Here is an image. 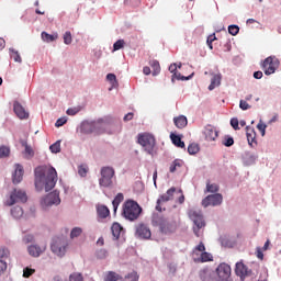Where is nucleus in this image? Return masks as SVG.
I'll list each match as a JSON object with an SVG mask.
<instances>
[{"label": "nucleus", "mask_w": 281, "mask_h": 281, "mask_svg": "<svg viewBox=\"0 0 281 281\" xmlns=\"http://www.w3.org/2000/svg\"><path fill=\"white\" fill-rule=\"evenodd\" d=\"M58 181V172L52 166H41L35 169V188L45 187L46 192L54 190Z\"/></svg>", "instance_id": "f257e3e1"}, {"label": "nucleus", "mask_w": 281, "mask_h": 281, "mask_svg": "<svg viewBox=\"0 0 281 281\" xmlns=\"http://www.w3.org/2000/svg\"><path fill=\"white\" fill-rule=\"evenodd\" d=\"M153 225L159 228L161 234H175L177 232L179 224L175 220H168L162 215L156 214L153 216Z\"/></svg>", "instance_id": "f03ea898"}, {"label": "nucleus", "mask_w": 281, "mask_h": 281, "mask_svg": "<svg viewBox=\"0 0 281 281\" xmlns=\"http://www.w3.org/2000/svg\"><path fill=\"white\" fill-rule=\"evenodd\" d=\"M142 214V206L133 200H127L123 204V216L127 218V221H137L139 215Z\"/></svg>", "instance_id": "7ed1b4c3"}, {"label": "nucleus", "mask_w": 281, "mask_h": 281, "mask_svg": "<svg viewBox=\"0 0 281 281\" xmlns=\"http://www.w3.org/2000/svg\"><path fill=\"white\" fill-rule=\"evenodd\" d=\"M137 142L144 148L147 155H155V146H157V140L155 139V136L153 134H138Z\"/></svg>", "instance_id": "20e7f679"}, {"label": "nucleus", "mask_w": 281, "mask_h": 281, "mask_svg": "<svg viewBox=\"0 0 281 281\" xmlns=\"http://www.w3.org/2000/svg\"><path fill=\"white\" fill-rule=\"evenodd\" d=\"M192 258L194 262H212L214 260L212 254L205 251V244L203 241L193 248Z\"/></svg>", "instance_id": "39448f33"}, {"label": "nucleus", "mask_w": 281, "mask_h": 281, "mask_svg": "<svg viewBox=\"0 0 281 281\" xmlns=\"http://www.w3.org/2000/svg\"><path fill=\"white\" fill-rule=\"evenodd\" d=\"M188 216L194 223L195 227H193V232L199 238V231L205 227V220H203V213L199 209H191L188 212Z\"/></svg>", "instance_id": "423d86ee"}, {"label": "nucleus", "mask_w": 281, "mask_h": 281, "mask_svg": "<svg viewBox=\"0 0 281 281\" xmlns=\"http://www.w3.org/2000/svg\"><path fill=\"white\" fill-rule=\"evenodd\" d=\"M113 177H115V170L112 167H103L101 169L99 186H101V188H111V186H113Z\"/></svg>", "instance_id": "0eeeda50"}, {"label": "nucleus", "mask_w": 281, "mask_h": 281, "mask_svg": "<svg viewBox=\"0 0 281 281\" xmlns=\"http://www.w3.org/2000/svg\"><path fill=\"white\" fill-rule=\"evenodd\" d=\"M261 67L266 76H271L280 67V60L276 56H269L263 60Z\"/></svg>", "instance_id": "6e6552de"}, {"label": "nucleus", "mask_w": 281, "mask_h": 281, "mask_svg": "<svg viewBox=\"0 0 281 281\" xmlns=\"http://www.w3.org/2000/svg\"><path fill=\"white\" fill-rule=\"evenodd\" d=\"M27 202V193L21 189H14L10 194V200L8 201V205H14V203H26Z\"/></svg>", "instance_id": "1a4fd4ad"}, {"label": "nucleus", "mask_w": 281, "mask_h": 281, "mask_svg": "<svg viewBox=\"0 0 281 281\" xmlns=\"http://www.w3.org/2000/svg\"><path fill=\"white\" fill-rule=\"evenodd\" d=\"M218 281H232V268L227 263H221L216 269Z\"/></svg>", "instance_id": "9d476101"}, {"label": "nucleus", "mask_w": 281, "mask_h": 281, "mask_svg": "<svg viewBox=\"0 0 281 281\" xmlns=\"http://www.w3.org/2000/svg\"><path fill=\"white\" fill-rule=\"evenodd\" d=\"M42 205L48 207L49 205H60V192L53 191L48 193L43 200Z\"/></svg>", "instance_id": "9b49d317"}, {"label": "nucleus", "mask_w": 281, "mask_h": 281, "mask_svg": "<svg viewBox=\"0 0 281 281\" xmlns=\"http://www.w3.org/2000/svg\"><path fill=\"white\" fill-rule=\"evenodd\" d=\"M175 192H177V188L171 187L169 190H167L166 193L159 196L156 205V210L158 212H161V203H168V201H172V199L175 198Z\"/></svg>", "instance_id": "f8f14e48"}, {"label": "nucleus", "mask_w": 281, "mask_h": 281, "mask_svg": "<svg viewBox=\"0 0 281 281\" xmlns=\"http://www.w3.org/2000/svg\"><path fill=\"white\" fill-rule=\"evenodd\" d=\"M221 203H223V195L221 193L207 195L202 201L203 207H210V205L216 206V205H221Z\"/></svg>", "instance_id": "ddd939ff"}, {"label": "nucleus", "mask_w": 281, "mask_h": 281, "mask_svg": "<svg viewBox=\"0 0 281 281\" xmlns=\"http://www.w3.org/2000/svg\"><path fill=\"white\" fill-rule=\"evenodd\" d=\"M136 236L137 238H143L144 240H148V238L153 236V233L150 232V228L145 224H138L136 226Z\"/></svg>", "instance_id": "4468645a"}, {"label": "nucleus", "mask_w": 281, "mask_h": 281, "mask_svg": "<svg viewBox=\"0 0 281 281\" xmlns=\"http://www.w3.org/2000/svg\"><path fill=\"white\" fill-rule=\"evenodd\" d=\"M13 111L19 120H27L30 117V113L25 111V108L19 101L13 102Z\"/></svg>", "instance_id": "2eb2a0df"}, {"label": "nucleus", "mask_w": 281, "mask_h": 281, "mask_svg": "<svg viewBox=\"0 0 281 281\" xmlns=\"http://www.w3.org/2000/svg\"><path fill=\"white\" fill-rule=\"evenodd\" d=\"M45 249H47L46 245L38 246L37 244H34L27 247V252L32 258H38L42 254H45Z\"/></svg>", "instance_id": "dca6fc26"}, {"label": "nucleus", "mask_w": 281, "mask_h": 281, "mask_svg": "<svg viewBox=\"0 0 281 281\" xmlns=\"http://www.w3.org/2000/svg\"><path fill=\"white\" fill-rule=\"evenodd\" d=\"M235 273L243 280L251 274V270H249V268H247L245 263L237 262L235 268Z\"/></svg>", "instance_id": "f3484780"}, {"label": "nucleus", "mask_w": 281, "mask_h": 281, "mask_svg": "<svg viewBox=\"0 0 281 281\" xmlns=\"http://www.w3.org/2000/svg\"><path fill=\"white\" fill-rule=\"evenodd\" d=\"M204 136L206 142H214L218 137V131L212 125H206L204 128Z\"/></svg>", "instance_id": "a211bd4d"}, {"label": "nucleus", "mask_w": 281, "mask_h": 281, "mask_svg": "<svg viewBox=\"0 0 281 281\" xmlns=\"http://www.w3.org/2000/svg\"><path fill=\"white\" fill-rule=\"evenodd\" d=\"M246 136L247 142L251 148L258 146V142H256V130L251 126H246Z\"/></svg>", "instance_id": "6ab92c4d"}, {"label": "nucleus", "mask_w": 281, "mask_h": 281, "mask_svg": "<svg viewBox=\"0 0 281 281\" xmlns=\"http://www.w3.org/2000/svg\"><path fill=\"white\" fill-rule=\"evenodd\" d=\"M23 175H24L23 166L15 165V170H14V173L12 176L13 183L14 184L21 183V181H23Z\"/></svg>", "instance_id": "aec40b11"}, {"label": "nucleus", "mask_w": 281, "mask_h": 281, "mask_svg": "<svg viewBox=\"0 0 281 281\" xmlns=\"http://www.w3.org/2000/svg\"><path fill=\"white\" fill-rule=\"evenodd\" d=\"M173 124L178 128H186V126H188V117H186V115L176 116L173 117Z\"/></svg>", "instance_id": "412c9836"}, {"label": "nucleus", "mask_w": 281, "mask_h": 281, "mask_svg": "<svg viewBox=\"0 0 281 281\" xmlns=\"http://www.w3.org/2000/svg\"><path fill=\"white\" fill-rule=\"evenodd\" d=\"M21 145L24 147L25 159H32L34 157V149L27 144V140H21Z\"/></svg>", "instance_id": "4be33fe9"}, {"label": "nucleus", "mask_w": 281, "mask_h": 281, "mask_svg": "<svg viewBox=\"0 0 281 281\" xmlns=\"http://www.w3.org/2000/svg\"><path fill=\"white\" fill-rule=\"evenodd\" d=\"M103 280L104 281H120V280H122V276H120L115 271H108L103 274Z\"/></svg>", "instance_id": "5701e85b"}, {"label": "nucleus", "mask_w": 281, "mask_h": 281, "mask_svg": "<svg viewBox=\"0 0 281 281\" xmlns=\"http://www.w3.org/2000/svg\"><path fill=\"white\" fill-rule=\"evenodd\" d=\"M92 128H94V131L97 133H104V128H106V122H104V120H98L97 122L92 123Z\"/></svg>", "instance_id": "b1692460"}, {"label": "nucleus", "mask_w": 281, "mask_h": 281, "mask_svg": "<svg viewBox=\"0 0 281 281\" xmlns=\"http://www.w3.org/2000/svg\"><path fill=\"white\" fill-rule=\"evenodd\" d=\"M149 66L153 69V76H159L161 74V65H159L157 59L149 60Z\"/></svg>", "instance_id": "393cba45"}, {"label": "nucleus", "mask_w": 281, "mask_h": 281, "mask_svg": "<svg viewBox=\"0 0 281 281\" xmlns=\"http://www.w3.org/2000/svg\"><path fill=\"white\" fill-rule=\"evenodd\" d=\"M170 139L172 144L177 146V148H186V143L181 140V136L176 134H170Z\"/></svg>", "instance_id": "a878e982"}, {"label": "nucleus", "mask_w": 281, "mask_h": 281, "mask_svg": "<svg viewBox=\"0 0 281 281\" xmlns=\"http://www.w3.org/2000/svg\"><path fill=\"white\" fill-rule=\"evenodd\" d=\"M97 214L100 218H106L111 214V211H109V207L106 205H99L97 207Z\"/></svg>", "instance_id": "bb28decb"}, {"label": "nucleus", "mask_w": 281, "mask_h": 281, "mask_svg": "<svg viewBox=\"0 0 281 281\" xmlns=\"http://www.w3.org/2000/svg\"><path fill=\"white\" fill-rule=\"evenodd\" d=\"M221 75H214L212 80H211V85L209 86V91H214V89H216V87L221 86Z\"/></svg>", "instance_id": "cd10ccee"}, {"label": "nucleus", "mask_w": 281, "mask_h": 281, "mask_svg": "<svg viewBox=\"0 0 281 281\" xmlns=\"http://www.w3.org/2000/svg\"><path fill=\"white\" fill-rule=\"evenodd\" d=\"M200 278L202 281H212V270L207 268L200 270Z\"/></svg>", "instance_id": "c85d7f7f"}, {"label": "nucleus", "mask_w": 281, "mask_h": 281, "mask_svg": "<svg viewBox=\"0 0 281 281\" xmlns=\"http://www.w3.org/2000/svg\"><path fill=\"white\" fill-rule=\"evenodd\" d=\"M50 249L53 254H56V256H65V251H66L65 246H58V244H53L50 246Z\"/></svg>", "instance_id": "c756f323"}, {"label": "nucleus", "mask_w": 281, "mask_h": 281, "mask_svg": "<svg viewBox=\"0 0 281 281\" xmlns=\"http://www.w3.org/2000/svg\"><path fill=\"white\" fill-rule=\"evenodd\" d=\"M111 231L115 240H117V238H120V235L122 234V225H120V223H114L111 227Z\"/></svg>", "instance_id": "7c9ffc66"}, {"label": "nucleus", "mask_w": 281, "mask_h": 281, "mask_svg": "<svg viewBox=\"0 0 281 281\" xmlns=\"http://www.w3.org/2000/svg\"><path fill=\"white\" fill-rule=\"evenodd\" d=\"M58 38V34H48L47 32H42V40L45 43H54Z\"/></svg>", "instance_id": "2f4dec72"}, {"label": "nucleus", "mask_w": 281, "mask_h": 281, "mask_svg": "<svg viewBox=\"0 0 281 281\" xmlns=\"http://www.w3.org/2000/svg\"><path fill=\"white\" fill-rule=\"evenodd\" d=\"M124 201V194L117 193L114 200L112 201L114 213L117 212V207H120V203Z\"/></svg>", "instance_id": "473e14b6"}, {"label": "nucleus", "mask_w": 281, "mask_h": 281, "mask_svg": "<svg viewBox=\"0 0 281 281\" xmlns=\"http://www.w3.org/2000/svg\"><path fill=\"white\" fill-rule=\"evenodd\" d=\"M10 57L13 58L14 63H23V59H21V54H19V50L14 48H10Z\"/></svg>", "instance_id": "72a5a7b5"}, {"label": "nucleus", "mask_w": 281, "mask_h": 281, "mask_svg": "<svg viewBox=\"0 0 281 281\" xmlns=\"http://www.w3.org/2000/svg\"><path fill=\"white\" fill-rule=\"evenodd\" d=\"M66 281H85V276L80 272H72L69 274L68 280Z\"/></svg>", "instance_id": "f704fd0d"}, {"label": "nucleus", "mask_w": 281, "mask_h": 281, "mask_svg": "<svg viewBox=\"0 0 281 281\" xmlns=\"http://www.w3.org/2000/svg\"><path fill=\"white\" fill-rule=\"evenodd\" d=\"M11 215L13 218H21L23 216V209L21 206H14L11 210Z\"/></svg>", "instance_id": "c9c22d12"}, {"label": "nucleus", "mask_w": 281, "mask_h": 281, "mask_svg": "<svg viewBox=\"0 0 281 281\" xmlns=\"http://www.w3.org/2000/svg\"><path fill=\"white\" fill-rule=\"evenodd\" d=\"M181 166H183V162L181 160H173L169 167V172H177V168H181Z\"/></svg>", "instance_id": "e433bc0d"}, {"label": "nucleus", "mask_w": 281, "mask_h": 281, "mask_svg": "<svg viewBox=\"0 0 281 281\" xmlns=\"http://www.w3.org/2000/svg\"><path fill=\"white\" fill-rule=\"evenodd\" d=\"M200 148L199 145L195 143H192L188 146V153L189 155H196L199 153Z\"/></svg>", "instance_id": "4c0bfd02"}, {"label": "nucleus", "mask_w": 281, "mask_h": 281, "mask_svg": "<svg viewBox=\"0 0 281 281\" xmlns=\"http://www.w3.org/2000/svg\"><path fill=\"white\" fill-rule=\"evenodd\" d=\"M5 157H10V148L7 146L0 147V159H3Z\"/></svg>", "instance_id": "58836bf2"}, {"label": "nucleus", "mask_w": 281, "mask_h": 281, "mask_svg": "<svg viewBox=\"0 0 281 281\" xmlns=\"http://www.w3.org/2000/svg\"><path fill=\"white\" fill-rule=\"evenodd\" d=\"M239 32H240V27H238V25L232 24V25L228 26V33L232 36H236Z\"/></svg>", "instance_id": "ea45409f"}, {"label": "nucleus", "mask_w": 281, "mask_h": 281, "mask_svg": "<svg viewBox=\"0 0 281 281\" xmlns=\"http://www.w3.org/2000/svg\"><path fill=\"white\" fill-rule=\"evenodd\" d=\"M49 150L50 153H54V154L60 153V140H57L53 145H50Z\"/></svg>", "instance_id": "a19ab883"}, {"label": "nucleus", "mask_w": 281, "mask_h": 281, "mask_svg": "<svg viewBox=\"0 0 281 281\" xmlns=\"http://www.w3.org/2000/svg\"><path fill=\"white\" fill-rule=\"evenodd\" d=\"M0 258L2 260H7V258H10V250L5 247H0Z\"/></svg>", "instance_id": "79ce46f5"}, {"label": "nucleus", "mask_w": 281, "mask_h": 281, "mask_svg": "<svg viewBox=\"0 0 281 281\" xmlns=\"http://www.w3.org/2000/svg\"><path fill=\"white\" fill-rule=\"evenodd\" d=\"M82 235V229L80 227H75L70 232V238H78V236Z\"/></svg>", "instance_id": "37998d69"}, {"label": "nucleus", "mask_w": 281, "mask_h": 281, "mask_svg": "<svg viewBox=\"0 0 281 281\" xmlns=\"http://www.w3.org/2000/svg\"><path fill=\"white\" fill-rule=\"evenodd\" d=\"M72 41H74V37L71 36V32L67 31L64 34V43H65V45H71Z\"/></svg>", "instance_id": "c03bdc74"}, {"label": "nucleus", "mask_w": 281, "mask_h": 281, "mask_svg": "<svg viewBox=\"0 0 281 281\" xmlns=\"http://www.w3.org/2000/svg\"><path fill=\"white\" fill-rule=\"evenodd\" d=\"M125 278L127 281H138L139 274H137V272L133 271V272L128 273Z\"/></svg>", "instance_id": "a18cd8bd"}, {"label": "nucleus", "mask_w": 281, "mask_h": 281, "mask_svg": "<svg viewBox=\"0 0 281 281\" xmlns=\"http://www.w3.org/2000/svg\"><path fill=\"white\" fill-rule=\"evenodd\" d=\"M106 80L112 83V87H115V85H117V77L114 74H108Z\"/></svg>", "instance_id": "49530a36"}, {"label": "nucleus", "mask_w": 281, "mask_h": 281, "mask_svg": "<svg viewBox=\"0 0 281 281\" xmlns=\"http://www.w3.org/2000/svg\"><path fill=\"white\" fill-rule=\"evenodd\" d=\"M257 128L261 133V136L265 137V134H266V131H267V124H265V123H262V121H260L257 124Z\"/></svg>", "instance_id": "de8ad7c7"}, {"label": "nucleus", "mask_w": 281, "mask_h": 281, "mask_svg": "<svg viewBox=\"0 0 281 281\" xmlns=\"http://www.w3.org/2000/svg\"><path fill=\"white\" fill-rule=\"evenodd\" d=\"M216 41V34H211L209 35L207 40H206V45L209 46L210 49H214V46L212 45V42Z\"/></svg>", "instance_id": "09e8293b"}, {"label": "nucleus", "mask_w": 281, "mask_h": 281, "mask_svg": "<svg viewBox=\"0 0 281 281\" xmlns=\"http://www.w3.org/2000/svg\"><path fill=\"white\" fill-rule=\"evenodd\" d=\"M123 47H124V40H117L113 45L114 52H119V49H122Z\"/></svg>", "instance_id": "8fccbe9b"}, {"label": "nucleus", "mask_w": 281, "mask_h": 281, "mask_svg": "<svg viewBox=\"0 0 281 281\" xmlns=\"http://www.w3.org/2000/svg\"><path fill=\"white\" fill-rule=\"evenodd\" d=\"M34 273H36V270L31 268H24L23 278H30L31 276H34Z\"/></svg>", "instance_id": "3c124183"}, {"label": "nucleus", "mask_w": 281, "mask_h": 281, "mask_svg": "<svg viewBox=\"0 0 281 281\" xmlns=\"http://www.w3.org/2000/svg\"><path fill=\"white\" fill-rule=\"evenodd\" d=\"M206 191L207 192H218V184H216V183H213V184H210V183H207L206 184Z\"/></svg>", "instance_id": "603ef678"}, {"label": "nucleus", "mask_w": 281, "mask_h": 281, "mask_svg": "<svg viewBox=\"0 0 281 281\" xmlns=\"http://www.w3.org/2000/svg\"><path fill=\"white\" fill-rule=\"evenodd\" d=\"M239 109H241V111H248V109H251V105H249V103H247V101L240 100Z\"/></svg>", "instance_id": "864d4df0"}, {"label": "nucleus", "mask_w": 281, "mask_h": 281, "mask_svg": "<svg viewBox=\"0 0 281 281\" xmlns=\"http://www.w3.org/2000/svg\"><path fill=\"white\" fill-rule=\"evenodd\" d=\"M67 124V117H60L56 121L55 126L60 128V126H65Z\"/></svg>", "instance_id": "5fc2aeb1"}, {"label": "nucleus", "mask_w": 281, "mask_h": 281, "mask_svg": "<svg viewBox=\"0 0 281 281\" xmlns=\"http://www.w3.org/2000/svg\"><path fill=\"white\" fill-rule=\"evenodd\" d=\"M22 240L24 245H30V243H34V235H25Z\"/></svg>", "instance_id": "6e6d98bb"}, {"label": "nucleus", "mask_w": 281, "mask_h": 281, "mask_svg": "<svg viewBox=\"0 0 281 281\" xmlns=\"http://www.w3.org/2000/svg\"><path fill=\"white\" fill-rule=\"evenodd\" d=\"M125 5H133V8H136V5H139L142 3V0H125Z\"/></svg>", "instance_id": "4d7b16f0"}, {"label": "nucleus", "mask_w": 281, "mask_h": 281, "mask_svg": "<svg viewBox=\"0 0 281 281\" xmlns=\"http://www.w3.org/2000/svg\"><path fill=\"white\" fill-rule=\"evenodd\" d=\"M223 145L229 148V146H234V138L233 137H226L223 140Z\"/></svg>", "instance_id": "13d9d810"}, {"label": "nucleus", "mask_w": 281, "mask_h": 281, "mask_svg": "<svg viewBox=\"0 0 281 281\" xmlns=\"http://www.w3.org/2000/svg\"><path fill=\"white\" fill-rule=\"evenodd\" d=\"M67 115H77L80 113V108H70L66 111Z\"/></svg>", "instance_id": "bf43d9fd"}, {"label": "nucleus", "mask_w": 281, "mask_h": 281, "mask_svg": "<svg viewBox=\"0 0 281 281\" xmlns=\"http://www.w3.org/2000/svg\"><path fill=\"white\" fill-rule=\"evenodd\" d=\"M238 124H239L238 119L231 120V126L234 128V131H240V127L238 126Z\"/></svg>", "instance_id": "052dcab7"}, {"label": "nucleus", "mask_w": 281, "mask_h": 281, "mask_svg": "<svg viewBox=\"0 0 281 281\" xmlns=\"http://www.w3.org/2000/svg\"><path fill=\"white\" fill-rule=\"evenodd\" d=\"M78 172L80 177H87V172H89V169H87L85 166H79Z\"/></svg>", "instance_id": "680f3d73"}, {"label": "nucleus", "mask_w": 281, "mask_h": 281, "mask_svg": "<svg viewBox=\"0 0 281 281\" xmlns=\"http://www.w3.org/2000/svg\"><path fill=\"white\" fill-rule=\"evenodd\" d=\"M106 256H108V252L105 249H100L97 251V257L100 259L106 258Z\"/></svg>", "instance_id": "e2e57ef3"}, {"label": "nucleus", "mask_w": 281, "mask_h": 281, "mask_svg": "<svg viewBox=\"0 0 281 281\" xmlns=\"http://www.w3.org/2000/svg\"><path fill=\"white\" fill-rule=\"evenodd\" d=\"M8 269V263L3 260H0V276Z\"/></svg>", "instance_id": "0e129e2a"}, {"label": "nucleus", "mask_w": 281, "mask_h": 281, "mask_svg": "<svg viewBox=\"0 0 281 281\" xmlns=\"http://www.w3.org/2000/svg\"><path fill=\"white\" fill-rule=\"evenodd\" d=\"M178 192H179V194H181V195L179 196V199H178V202H179L180 204H183V203L186 202V195H183V190L179 189Z\"/></svg>", "instance_id": "69168bd1"}, {"label": "nucleus", "mask_w": 281, "mask_h": 281, "mask_svg": "<svg viewBox=\"0 0 281 281\" xmlns=\"http://www.w3.org/2000/svg\"><path fill=\"white\" fill-rule=\"evenodd\" d=\"M133 117H134V114H133V112H130V113H127L125 116H124V122H131V120H133Z\"/></svg>", "instance_id": "338daca9"}, {"label": "nucleus", "mask_w": 281, "mask_h": 281, "mask_svg": "<svg viewBox=\"0 0 281 281\" xmlns=\"http://www.w3.org/2000/svg\"><path fill=\"white\" fill-rule=\"evenodd\" d=\"M254 78H256V80H260L262 78V71L258 70L254 72Z\"/></svg>", "instance_id": "774afa93"}]
</instances>
